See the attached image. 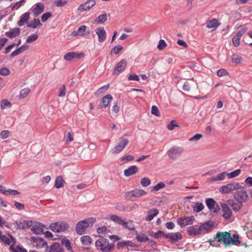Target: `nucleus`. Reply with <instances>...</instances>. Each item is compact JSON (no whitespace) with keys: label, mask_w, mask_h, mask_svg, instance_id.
Segmentation results:
<instances>
[{"label":"nucleus","mask_w":252,"mask_h":252,"mask_svg":"<svg viewBox=\"0 0 252 252\" xmlns=\"http://www.w3.org/2000/svg\"><path fill=\"white\" fill-rule=\"evenodd\" d=\"M215 239H218L219 242L223 243L225 247L231 245L238 246L241 243L238 235L234 234L232 238L231 233L226 231L218 232L216 235Z\"/></svg>","instance_id":"nucleus-1"},{"label":"nucleus","mask_w":252,"mask_h":252,"mask_svg":"<svg viewBox=\"0 0 252 252\" xmlns=\"http://www.w3.org/2000/svg\"><path fill=\"white\" fill-rule=\"evenodd\" d=\"M95 221V219L90 218L83 220L78 221L75 227V231L77 234L81 235L85 233L88 227H92Z\"/></svg>","instance_id":"nucleus-2"},{"label":"nucleus","mask_w":252,"mask_h":252,"mask_svg":"<svg viewBox=\"0 0 252 252\" xmlns=\"http://www.w3.org/2000/svg\"><path fill=\"white\" fill-rule=\"evenodd\" d=\"M95 247L97 250L102 252H111L114 250V245L113 243H109L108 239L99 236L95 242Z\"/></svg>","instance_id":"nucleus-3"},{"label":"nucleus","mask_w":252,"mask_h":252,"mask_svg":"<svg viewBox=\"0 0 252 252\" xmlns=\"http://www.w3.org/2000/svg\"><path fill=\"white\" fill-rule=\"evenodd\" d=\"M183 152L182 147L173 146L167 152V155L170 159L175 160L180 157Z\"/></svg>","instance_id":"nucleus-4"},{"label":"nucleus","mask_w":252,"mask_h":252,"mask_svg":"<svg viewBox=\"0 0 252 252\" xmlns=\"http://www.w3.org/2000/svg\"><path fill=\"white\" fill-rule=\"evenodd\" d=\"M69 226L67 222L62 221L52 223L49 226V228L52 231L57 233L64 231Z\"/></svg>","instance_id":"nucleus-5"},{"label":"nucleus","mask_w":252,"mask_h":252,"mask_svg":"<svg viewBox=\"0 0 252 252\" xmlns=\"http://www.w3.org/2000/svg\"><path fill=\"white\" fill-rule=\"evenodd\" d=\"M241 187L239 183L233 182L221 186L219 190L222 193L228 194L235 190L240 189Z\"/></svg>","instance_id":"nucleus-6"},{"label":"nucleus","mask_w":252,"mask_h":252,"mask_svg":"<svg viewBox=\"0 0 252 252\" xmlns=\"http://www.w3.org/2000/svg\"><path fill=\"white\" fill-rule=\"evenodd\" d=\"M234 198L239 203H244L248 199L247 192L244 189L237 190L234 193Z\"/></svg>","instance_id":"nucleus-7"},{"label":"nucleus","mask_w":252,"mask_h":252,"mask_svg":"<svg viewBox=\"0 0 252 252\" xmlns=\"http://www.w3.org/2000/svg\"><path fill=\"white\" fill-rule=\"evenodd\" d=\"M147 194V192L142 189H135L126 193V197L129 200H133V198H139Z\"/></svg>","instance_id":"nucleus-8"},{"label":"nucleus","mask_w":252,"mask_h":252,"mask_svg":"<svg viewBox=\"0 0 252 252\" xmlns=\"http://www.w3.org/2000/svg\"><path fill=\"white\" fill-rule=\"evenodd\" d=\"M129 141L127 139L120 138L119 143L112 150L113 154L120 153L128 144Z\"/></svg>","instance_id":"nucleus-9"},{"label":"nucleus","mask_w":252,"mask_h":252,"mask_svg":"<svg viewBox=\"0 0 252 252\" xmlns=\"http://www.w3.org/2000/svg\"><path fill=\"white\" fill-rule=\"evenodd\" d=\"M194 220L193 216L188 217H180L177 220V223L181 227H184L188 225L192 224Z\"/></svg>","instance_id":"nucleus-10"},{"label":"nucleus","mask_w":252,"mask_h":252,"mask_svg":"<svg viewBox=\"0 0 252 252\" xmlns=\"http://www.w3.org/2000/svg\"><path fill=\"white\" fill-rule=\"evenodd\" d=\"M95 4V0H88L84 3L81 4L77 10L80 11H87L92 8Z\"/></svg>","instance_id":"nucleus-11"},{"label":"nucleus","mask_w":252,"mask_h":252,"mask_svg":"<svg viewBox=\"0 0 252 252\" xmlns=\"http://www.w3.org/2000/svg\"><path fill=\"white\" fill-rule=\"evenodd\" d=\"M126 64L127 63L126 60L123 59L120 61L112 71V75H116L119 74L121 71L124 70Z\"/></svg>","instance_id":"nucleus-12"},{"label":"nucleus","mask_w":252,"mask_h":252,"mask_svg":"<svg viewBox=\"0 0 252 252\" xmlns=\"http://www.w3.org/2000/svg\"><path fill=\"white\" fill-rule=\"evenodd\" d=\"M32 226L31 231L34 234L39 235L43 233V228L45 226L42 223L36 221Z\"/></svg>","instance_id":"nucleus-13"},{"label":"nucleus","mask_w":252,"mask_h":252,"mask_svg":"<svg viewBox=\"0 0 252 252\" xmlns=\"http://www.w3.org/2000/svg\"><path fill=\"white\" fill-rule=\"evenodd\" d=\"M95 32L98 36V40L102 43L106 39V32L103 27H100L95 30Z\"/></svg>","instance_id":"nucleus-14"},{"label":"nucleus","mask_w":252,"mask_h":252,"mask_svg":"<svg viewBox=\"0 0 252 252\" xmlns=\"http://www.w3.org/2000/svg\"><path fill=\"white\" fill-rule=\"evenodd\" d=\"M220 206L223 212V218L225 219H229L232 216V212L228 205L226 203H221Z\"/></svg>","instance_id":"nucleus-15"},{"label":"nucleus","mask_w":252,"mask_h":252,"mask_svg":"<svg viewBox=\"0 0 252 252\" xmlns=\"http://www.w3.org/2000/svg\"><path fill=\"white\" fill-rule=\"evenodd\" d=\"M113 97L111 94H107L104 96L101 100V103L102 104V105L98 106V108L102 109L103 108H106L109 105Z\"/></svg>","instance_id":"nucleus-16"},{"label":"nucleus","mask_w":252,"mask_h":252,"mask_svg":"<svg viewBox=\"0 0 252 252\" xmlns=\"http://www.w3.org/2000/svg\"><path fill=\"white\" fill-rule=\"evenodd\" d=\"M183 237L182 234L180 232L175 233H169L165 235L166 238H169L170 241L173 242L181 240Z\"/></svg>","instance_id":"nucleus-17"},{"label":"nucleus","mask_w":252,"mask_h":252,"mask_svg":"<svg viewBox=\"0 0 252 252\" xmlns=\"http://www.w3.org/2000/svg\"><path fill=\"white\" fill-rule=\"evenodd\" d=\"M44 9V5L40 2L35 4V7L32 9V12L34 16L37 17L42 13Z\"/></svg>","instance_id":"nucleus-18"},{"label":"nucleus","mask_w":252,"mask_h":252,"mask_svg":"<svg viewBox=\"0 0 252 252\" xmlns=\"http://www.w3.org/2000/svg\"><path fill=\"white\" fill-rule=\"evenodd\" d=\"M16 224L18 229H25L26 228L31 227L32 225V221L30 220L16 221Z\"/></svg>","instance_id":"nucleus-19"},{"label":"nucleus","mask_w":252,"mask_h":252,"mask_svg":"<svg viewBox=\"0 0 252 252\" xmlns=\"http://www.w3.org/2000/svg\"><path fill=\"white\" fill-rule=\"evenodd\" d=\"M138 171L137 167L135 165H132L125 170L124 175L126 177H129L136 173Z\"/></svg>","instance_id":"nucleus-20"},{"label":"nucleus","mask_w":252,"mask_h":252,"mask_svg":"<svg viewBox=\"0 0 252 252\" xmlns=\"http://www.w3.org/2000/svg\"><path fill=\"white\" fill-rule=\"evenodd\" d=\"M228 205L231 206L234 211L237 212L241 209L242 207V203L236 202L233 199H229L228 200Z\"/></svg>","instance_id":"nucleus-21"},{"label":"nucleus","mask_w":252,"mask_h":252,"mask_svg":"<svg viewBox=\"0 0 252 252\" xmlns=\"http://www.w3.org/2000/svg\"><path fill=\"white\" fill-rule=\"evenodd\" d=\"M29 45L24 44L13 51L10 55V57L13 58L16 56L21 54L29 48Z\"/></svg>","instance_id":"nucleus-22"},{"label":"nucleus","mask_w":252,"mask_h":252,"mask_svg":"<svg viewBox=\"0 0 252 252\" xmlns=\"http://www.w3.org/2000/svg\"><path fill=\"white\" fill-rule=\"evenodd\" d=\"M226 176H227V173L226 172H223L217 176H214L211 178L208 179V181L210 182L222 181L225 179Z\"/></svg>","instance_id":"nucleus-23"},{"label":"nucleus","mask_w":252,"mask_h":252,"mask_svg":"<svg viewBox=\"0 0 252 252\" xmlns=\"http://www.w3.org/2000/svg\"><path fill=\"white\" fill-rule=\"evenodd\" d=\"M158 214V211L157 209H152L149 210L147 212V215L146 217V221H151L154 218L157 216Z\"/></svg>","instance_id":"nucleus-24"},{"label":"nucleus","mask_w":252,"mask_h":252,"mask_svg":"<svg viewBox=\"0 0 252 252\" xmlns=\"http://www.w3.org/2000/svg\"><path fill=\"white\" fill-rule=\"evenodd\" d=\"M20 29L19 28H13L10 31L5 32V35L9 38H13L19 35Z\"/></svg>","instance_id":"nucleus-25"},{"label":"nucleus","mask_w":252,"mask_h":252,"mask_svg":"<svg viewBox=\"0 0 252 252\" xmlns=\"http://www.w3.org/2000/svg\"><path fill=\"white\" fill-rule=\"evenodd\" d=\"M30 13L28 12L22 14L20 17L19 21L18 22V26L21 27L27 23L30 18Z\"/></svg>","instance_id":"nucleus-26"},{"label":"nucleus","mask_w":252,"mask_h":252,"mask_svg":"<svg viewBox=\"0 0 252 252\" xmlns=\"http://www.w3.org/2000/svg\"><path fill=\"white\" fill-rule=\"evenodd\" d=\"M51 251L52 252H64V250L62 246L57 242L53 243L52 245L50 246V251Z\"/></svg>","instance_id":"nucleus-27"},{"label":"nucleus","mask_w":252,"mask_h":252,"mask_svg":"<svg viewBox=\"0 0 252 252\" xmlns=\"http://www.w3.org/2000/svg\"><path fill=\"white\" fill-rule=\"evenodd\" d=\"M189 234L192 236H194L201 234V229L199 227L197 228L196 226H190L188 229Z\"/></svg>","instance_id":"nucleus-28"},{"label":"nucleus","mask_w":252,"mask_h":252,"mask_svg":"<svg viewBox=\"0 0 252 252\" xmlns=\"http://www.w3.org/2000/svg\"><path fill=\"white\" fill-rule=\"evenodd\" d=\"M213 225L214 223L212 221L205 222L199 227V228L201 229V232L204 230L205 231V233L211 230Z\"/></svg>","instance_id":"nucleus-29"},{"label":"nucleus","mask_w":252,"mask_h":252,"mask_svg":"<svg viewBox=\"0 0 252 252\" xmlns=\"http://www.w3.org/2000/svg\"><path fill=\"white\" fill-rule=\"evenodd\" d=\"M87 29V27L86 26H80L77 31H74L71 34L72 36H82L84 35V33Z\"/></svg>","instance_id":"nucleus-30"},{"label":"nucleus","mask_w":252,"mask_h":252,"mask_svg":"<svg viewBox=\"0 0 252 252\" xmlns=\"http://www.w3.org/2000/svg\"><path fill=\"white\" fill-rule=\"evenodd\" d=\"M0 239L6 245H10L12 242H13L14 244L15 243V240L11 235H10V238H8L2 234L1 236H0Z\"/></svg>","instance_id":"nucleus-31"},{"label":"nucleus","mask_w":252,"mask_h":252,"mask_svg":"<svg viewBox=\"0 0 252 252\" xmlns=\"http://www.w3.org/2000/svg\"><path fill=\"white\" fill-rule=\"evenodd\" d=\"M41 26L39 19H34L30 23L27 25V27L32 29H36L38 26Z\"/></svg>","instance_id":"nucleus-32"},{"label":"nucleus","mask_w":252,"mask_h":252,"mask_svg":"<svg viewBox=\"0 0 252 252\" xmlns=\"http://www.w3.org/2000/svg\"><path fill=\"white\" fill-rule=\"evenodd\" d=\"M218 25V21L216 19H213L206 23V27L209 29H216Z\"/></svg>","instance_id":"nucleus-33"},{"label":"nucleus","mask_w":252,"mask_h":252,"mask_svg":"<svg viewBox=\"0 0 252 252\" xmlns=\"http://www.w3.org/2000/svg\"><path fill=\"white\" fill-rule=\"evenodd\" d=\"M81 242L84 245H89L92 243L93 240L89 236H83L81 237Z\"/></svg>","instance_id":"nucleus-34"},{"label":"nucleus","mask_w":252,"mask_h":252,"mask_svg":"<svg viewBox=\"0 0 252 252\" xmlns=\"http://www.w3.org/2000/svg\"><path fill=\"white\" fill-rule=\"evenodd\" d=\"M110 219L112 221L120 225H122L125 220H123L122 218L116 215H111L110 217Z\"/></svg>","instance_id":"nucleus-35"},{"label":"nucleus","mask_w":252,"mask_h":252,"mask_svg":"<svg viewBox=\"0 0 252 252\" xmlns=\"http://www.w3.org/2000/svg\"><path fill=\"white\" fill-rule=\"evenodd\" d=\"M216 203V202L212 198H208L206 200V205L207 207L209 208V209L210 210H212L213 208L215 207Z\"/></svg>","instance_id":"nucleus-36"},{"label":"nucleus","mask_w":252,"mask_h":252,"mask_svg":"<svg viewBox=\"0 0 252 252\" xmlns=\"http://www.w3.org/2000/svg\"><path fill=\"white\" fill-rule=\"evenodd\" d=\"M231 60L233 63L240 64L243 62L242 58L238 54H233L231 56Z\"/></svg>","instance_id":"nucleus-37"},{"label":"nucleus","mask_w":252,"mask_h":252,"mask_svg":"<svg viewBox=\"0 0 252 252\" xmlns=\"http://www.w3.org/2000/svg\"><path fill=\"white\" fill-rule=\"evenodd\" d=\"M122 225L126 229H129L130 230H133L135 229V226L132 223V221L131 220H129L128 221H126L125 220L124 221V223H123Z\"/></svg>","instance_id":"nucleus-38"},{"label":"nucleus","mask_w":252,"mask_h":252,"mask_svg":"<svg viewBox=\"0 0 252 252\" xmlns=\"http://www.w3.org/2000/svg\"><path fill=\"white\" fill-rule=\"evenodd\" d=\"M9 249L11 252H28L25 249L20 247L19 245L17 246L15 249L13 245H11L10 246Z\"/></svg>","instance_id":"nucleus-39"},{"label":"nucleus","mask_w":252,"mask_h":252,"mask_svg":"<svg viewBox=\"0 0 252 252\" xmlns=\"http://www.w3.org/2000/svg\"><path fill=\"white\" fill-rule=\"evenodd\" d=\"M63 186V180L62 176H58L55 183V187L57 189H60Z\"/></svg>","instance_id":"nucleus-40"},{"label":"nucleus","mask_w":252,"mask_h":252,"mask_svg":"<svg viewBox=\"0 0 252 252\" xmlns=\"http://www.w3.org/2000/svg\"><path fill=\"white\" fill-rule=\"evenodd\" d=\"M107 20V15L106 13L102 14L99 15L97 19L95 20L97 24H102L106 22Z\"/></svg>","instance_id":"nucleus-41"},{"label":"nucleus","mask_w":252,"mask_h":252,"mask_svg":"<svg viewBox=\"0 0 252 252\" xmlns=\"http://www.w3.org/2000/svg\"><path fill=\"white\" fill-rule=\"evenodd\" d=\"M136 240L140 242H145L149 240V238L144 234H137Z\"/></svg>","instance_id":"nucleus-42"},{"label":"nucleus","mask_w":252,"mask_h":252,"mask_svg":"<svg viewBox=\"0 0 252 252\" xmlns=\"http://www.w3.org/2000/svg\"><path fill=\"white\" fill-rule=\"evenodd\" d=\"M204 208V205L202 203L197 202L195 203L193 206V210L196 213L200 212L203 210Z\"/></svg>","instance_id":"nucleus-43"},{"label":"nucleus","mask_w":252,"mask_h":252,"mask_svg":"<svg viewBox=\"0 0 252 252\" xmlns=\"http://www.w3.org/2000/svg\"><path fill=\"white\" fill-rule=\"evenodd\" d=\"M47 245V242L45 241L43 238H41L37 242L35 243V244L34 246L37 248L39 249L46 246Z\"/></svg>","instance_id":"nucleus-44"},{"label":"nucleus","mask_w":252,"mask_h":252,"mask_svg":"<svg viewBox=\"0 0 252 252\" xmlns=\"http://www.w3.org/2000/svg\"><path fill=\"white\" fill-rule=\"evenodd\" d=\"M241 170L240 169H237L233 172L230 173H227V176L228 178L231 179L239 176L241 173Z\"/></svg>","instance_id":"nucleus-45"},{"label":"nucleus","mask_w":252,"mask_h":252,"mask_svg":"<svg viewBox=\"0 0 252 252\" xmlns=\"http://www.w3.org/2000/svg\"><path fill=\"white\" fill-rule=\"evenodd\" d=\"M61 242L62 245H64L68 250L70 251L71 250L72 248L70 245V242L68 239L65 238H63Z\"/></svg>","instance_id":"nucleus-46"},{"label":"nucleus","mask_w":252,"mask_h":252,"mask_svg":"<svg viewBox=\"0 0 252 252\" xmlns=\"http://www.w3.org/2000/svg\"><path fill=\"white\" fill-rule=\"evenodd\" d=\"M165 186V184L164 183L162 182H160L158 183L157 185L153 187V188L151 189V192L154 191H158L161 189H162L164 188Z\"/></svg>","instance_id":"nucleus-47"},{"label":"nucleus","mask_w":252,"mask_h":252,"mask_svg":"<svg viewBox=\"0 0 252 252\" xmlns=\"http://www.w3.org/2000/svg\"><path fill=\"white\" fill-rule=\"evenodd\" d=\"M75 52H68L66 53L63 57V59L67 61H70L72 59H75Z\"/></svg>","instance_id":"nucleus-48"},{"label":"nucleus","mask_w":252,"mask_h":252,"mask_svg":"<svg viewBox=\"0 0 252 252\" xmlns=\"http://www.w3.org/2000/svg\"><path fill=\"white\" fill-rule=\"evenodd\" d=\"M151 180L146 177L142 178L140 181L141 185L144 187H146L149 186L151 184Z\"/></svg>","instance_id":"nucleus-49"},{"label":"nucleus","mask_w":252,"mask_h":252,"mask_svg":"<svg viewBox=\"0 0 252 252\" xmlns=\"http://www.w3.org/2000/svg\"><path fill=\"white\" fill-rule=\"evenodd\" d=\"M109 87V84L102 86L96 91V92H95V94L98 95L100 94L103 93L108 89Z\"/></svg>","instance_id":"nucleus-50"},{"label":"nucleus","mask_w":252,"mask_h":252,"mask_svg":"<svg viewBox=\"0 0 252 252\" xmlns=\"http://www.w3.org/2000/svg\"><path fill=\"white\" fill-rule=\"evenodd\" d=\"M30 92V90L28 88H24L22 89L20 91V97L22 98H25L28 96Z\"/></svg>","instance_id":"nucleus-51"},{"label":"nucleus","mask_w":252,"mask_h":252,"mask_svg":"<svg viewBox=\"0 0 252 252\" xmlns=\"http://www.w3.org/2000/svg\"><path fill=\"white\" fill-rule=\"evenodd\" d=\"M175 127H179V126L176 123V121L174 120H172L167 126L169 130H173Z\"/></svg>","instance_id":"nucleus-52"},{"label":"nucleus","mask_w":252,"mask_h":252,"mask_svg":"<svg viewBox=\"0 0 252 252\" xmlns=\"http://www.w3.org/2000/svg\"><path fill=\"white\" fill-rule=\"evenodd\" d=\"M52 16V14L50 12L44 13L41 16V21L43 22H46L49 18Z\"/></svg>","instance_id":"nucleus-53"},{"label":"nucleus","mask_w":252,"mask_h":252,"mask_svg":"<svg viewBox=\"0 0 252 252\" xmlns=\"http://www.w3.org/2000/svg\"><path fill=\"white\" fill-rule=\"evenodd\" d=\"M67 0H57L55 2V5L57 7L63 6L67 4Z\"/></svg>","instance_id":"nucleus-54"},{"label":"nucleus","mask_w":252,"mask_h":252,"mask_svg":"<svg viewBox=\"0 0 252 252\" xmlns=\"http://www.w3.org/2000/svg\"><path fill=\"white\" fill-rule=\"evenodd\" d=\"M123 49V47L121 45H118L114 48H112L110 51V53L112 54V52L114 54H118Z\"/></svg>","instance_id":"nucleus-55"},{"label":"nucleus","mask_w":252,"mask_h":252,"mask_svg":"<svg viewBox=\"0 0 252 252\" xmlns=\"http://www.w3.org/2000/svg\"><path fill=\"white\" fill-rule=\"evenodd\" d=\"M59 97H64L66 94L65 87L64 85H62L59 90Z\"/></svg>","instance_id":"nucleus-56"},{"label":"nucleus","mask_w":252,"mask_h":252,"mask_svg":"<svg viewBox=\"0 0 252 252\" xmlns=\"http://www.w3.org/2000/svg\"><path fill=\"white\" fill-rule=\"evenodd\" d=\"M10 105V102L6 99H2L0 102V108L2 109H5L6 107Z\"/></svg>","instance_id":"nucleus-57"},{"label":"nucleus","mask_w":252,"mask_h":252,"mask_svg":"<svg viewBox=\"0 0 252 252\" xmlns=\"http://www.w3.org/2000/svg\"><path fill=\"white\" fill-rule=\"evenodd\" d=\"M38 38V36L36 34H32L29 36L26 39L27 43H32V42L36 40Z\"/></svg>","instance_id":"nucleus-58"},{"label":"nucleus","mask_w":252,"mask_h":252,"mask_svg":"<svg viewBox=\"0 0 252 252\" xmlns=\"http://www.w3.org/2000/svg\"><path fill=\"white\" fill-rule=\"evenodd\" d=\"M203 137V135L201 134H196L193 136L190 137L189 138V140L190 142L191 141H195L196 142L198 141L199 139H200Z\"/></svg>","instance_id":"nucleus-59"},{"label":"nucleus","mask_w":252,"mask_h":252,"mask_svg":"<svg viewBox=\"0 0 252 252\" xmlns=\"http://www.w3.org/2000/svg\"><path fill=\"white\" fill-rule=\"evenodd\" d=\"M10 73V70L7 67H2L0 69V74L3 76H6Z\"/></svg>","instance_id":"nucleus-60"},{"label":"nucleus","mask_w":252,"mask_h":252,"mask_svg":"<svg viewBox=\"0 0 252 252\" xmlns=\"http://www.w3.org/2000/svg\"><path fill=\"white\" fill-rule=\"evenodd\" d=\"M167 234H165L163 231H161V230H159L157 232H156L154 234H153V237L157 238V239H158L159 238H160L161 237H165V235H166Z\"/></svg>","instance_id":"nucleus-61"},{"label":"nucleus","mask_w":252,"mask_h":252,"mask_svg":"<svg viewBox=\"0 0 252 252\" xmlns=\"http://www.w3.org/2000/svg\"><path fill=\"white\" fill-rule=\"evenodd\" d=\"M247 31V28H246L242 29L234 35V37H236L238 39H240L241 36L246 32Z\"/></svg>","instance_id":"nucleus-62"},{"label":"nucleus","mask_w":252,"mask_h":252,"mask_svg":"<svg viewBox=\"0 0 252 252\" xmlns=\"http://www.w3.org/2000/svg\"><path fill=\"white\" fill-rule=\"evenodd\" d=\"M247 31V28H246L242 29L234 35V37H236L238 39H240L241 36L246 32Z\"/></svg>","instance_id":"nucleus-63"},{"label":"nucleus","mask_w":252,"mask_h":252,"mask_svg":"<svg viewBox=\"0 0 252 252\" xmlns=\"http://www.w3.org/2000/svg\"><path fill=\"white\" fill-rule=\"evenodd\" d=\"M166 43L163 39H160L158 45V48L160 50H163L166 47Z\"/></svg>","instance_id":"nucleus-64"}]
</instances>
